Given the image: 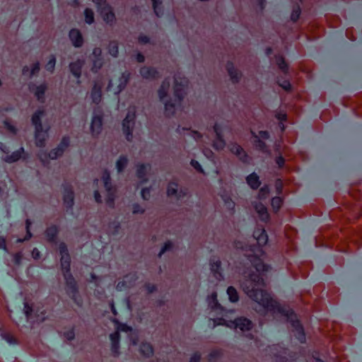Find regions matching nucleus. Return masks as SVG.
<instances>
[{"instance_id":"1","label":"nucleus","mask_w":362,"mask_h":362,"mask_svg":"<svg viewBox=\"0 0 362 362\" xmlns=\"http://www.w3.org/2000/svg\"><path fill=\"white\" fill-rule=\"evenodd\" d=\"M240 286L247 296L270 312H279V304L264 289L265 282L259 274L245 273Z\"/></svg>"},{"instance_id":"2","label":"nucleus","mask_w":362,"mask_h":362,"mask_svg":"<svg viewBox=\"0 0 362 362\" xmlns=\"http://www.w3.org/2000/svg\"><path fill=\"white\" fill-rule=\"evenodd\" d=\"M102 178L104 182V187L107 192V197L105 199L106 204L110 207L114 208L117 189L111 182L110 175L107 170H105L103 171Z\"/></svg>"},{"instance_id":"3","label":"nucleus","mask_w":362,"mask_h":362,"mask_svg":"<svg viewBox=\"0 0 362 362\" xmlns=\"http://www.w3.org/2000/svg\"><path fill=\"white\" fill-rule=\"evenodd\" d=\"M61 269L65 280L67 293L75 296L78 293V287L76 279L71 273V267L64 264V267L61 268Z\"/></svg>"},{"instance_id":"4","label":"nucleus","mask_w":362,"mask_h":362,"mask_svg":"<svg viewBox=\"0 0 362 362\" xmlns=\"http://www.w3.org/2000/svg\"><path fill=\"white\" fill-rule=\"evenodd\" d=\"M100 15L103 21L108 25L112 27L117 23V18L113 8L109 5L105 4L101 7L99 11Z\"/></svg>"},{"instance_id":"5","label":"nucleus","mask_w":362,"mask_h":362,"mask_svg":"<svg viewBox=\"0 0 362 362\" xmlns=\"http://www.w3.org/2000/svg\"><path fill=\"white\" fill-rule=\"evenodd\" d=\"M135 117L136 116L134 113L128 112L123 120V131L126 135V139L128 141H131L132 139V132L134 127Z\"/></svg>"},{"instance_id":"6","label":"nucleus","mask_w":362,"mask_h":362,"mask_svg":"<svg viewBox=\"0 0 362 362\" xmlns=\"http://www.w3.org/2000/svg\"><path fill=\"white\" fill-rule=\"evenodd\" d=\"M50 128L49 124H45V129L35 130V144L37 147H45Z\"/></svg>"},{"instance_id":"7","label":"nucleus","mask_w":362,"mask_h":362,"mask_svg":"<svg viewBox=\"0 0 362 362\" xmlns=\"http://www.w3.org/2000/svg\"><path fill=\"white\" fill-rule=\"evenodd\" d=\"M187 190L180 189L177 183L171 182L168 184L167 187V195L168 197H175L177 199H180L187 196Z\"/></svg>"},{"instance_id":"8","label":"nucleus","mask_w":362,"mask_h":362,"mask_svg":"<svg viewBox=\"0 0 362 362\" xmlns=\"http://www.w3.org/2000/svg\"><path fill=\"white\" fill-rule=\"evenodd\" d=\"M59 228L57 226L52 225L45 231V238L47 243L52 245H56L58 240Z\"/></svg>"},{"instance_id":"9","label":"nucleus","mask_w":362,"mask_h":362,"mask_svg":"<svg viewBox=\"0 0 362 362\" xmlns=\"http://www.w3.org/2000/svg\"><path fill=\"white\" fill-rule=\"evenodd\" d=\"M252 206L262 221L264 223L269 221L270 216L268 213L267 208L262 203L255 202L252 203Z\"/></svg>"},{"instance_id":"10","label":"nucleus","mask_w":362,"mask_h":362,"mask_svg":"<svg viewBox=\"0 0 362 362\" xmlns=\"http://www.w3.org/2000/svg\"><path fill=\"white\" fill-rule=\"evenodd\" d=\"M103 129V115L100 113L98 115H95L93 117L91 124H90V132L93 136H97L101 132Z\"/></svg>"},{"instance_id":"11","label":"nucleus","mask_w":362,"mask_h":362,"mask_svg":"<svg viewBox=\"0 0 362 362\" xmlns=\"http://www.w3.org/2000/svg\"><path fill=\"white\" fill-rule=\"evenodd\" d=\"M58 249L61 255L60 265L61 268L64 267V264H67L68 267H71V257L68 251L67 246L65 243L61 242L59 244Z\"/></svg>"},{"instance_id":"12","label":"nucleus","mask_w":362,"mask_h":362,"mask_svg":"<svg viewBox=\"0 0 362 362\" xmlns=\"http://www.w3.org/2000/svg\"><path fill=\"white\" fill-rule=\"evenodd\" d=\"M64 204L68 209L72 208L74 204V192L71 185L64 186V192L63 196Z\"/></svg>"},{"instance_id":"13","label":"nucleus","mask_w":362,"mask_h":362,"mask_svg":"<svg viewBox=\"0 0 362 362\" xmlns=\"http://www.w3.org/2000/svg\"><path fill=\"white\" fill-rule=\"evenodd\" d=\"M46 112L45 110H37L32 116L31 121L32 124L35 127V130L45 129L42 122V117L45 115Z\"/></svg>"},{"instance_id":"14","label":"nucleus","mask_w":362,"mask_h":362,"mask_svg":"<svg viewBox=\"0 0 362 362\" xmlns=\"http://www.w3.org/2000/svg\"><path fill=\"white\" fill-rule=\"evenodd\" d=\"M233 324L236 329H239L242 332L249 331L252 329L253 327L252 322L245 317H239L235 319Z\"/></svg>"},{"instance_id":"15","label":"nucleus","mask_w":362,"mask_h":362,"mask_svg":"<svg viewBox=\"0 0 362 362\" xmlns=\"http://www.w3.org/2000/svg\"><path fill=\"white\" fill-rule=\"evenodd\" d=\"M85 64L83 59H78L69 64V69L71 74L77 78H80L82 73V68Z\"/></svg>"},{"instance_id":"16","label":"nucleus","mask_w":362,"mask_h":362,"mask_svg":"<svg viewBox=\"0 0 362 362\" xmlns=\"http://www.w3.org/2000/svg\"><path fill=\"white\" fill-rule=\"evenodd\" d=\"M230 151L235 155L240 160L243 162L247 161V155L245 150L236 143H232L230 144Z\"/></svg>"},{"instance_id":"17","label":"nucleus","mask_w":362,"mask_h":362,"mask_svg":"<svg viewBox=\"0 0 362 362\" xmlns=\"http://www.w3.org/2000/svg\"><path fill=\"white\" fill-rule=\"evenodd\" d=\"M69 38L75 47H81L83 44V39L79 30L71 29L69 32Z\"/></svg>"},{"instance_id":"18","label":"nucleus","mask_w":362,"mask_h":362,"mask_svg":"<svg viewBox=\"0 0 362 362\" xmlns=\"http://www.w3.org/2000/svg\"><path fill=\"white\" fill-rule=\"evenodd\" d=\"M141 76L145 79H156L159 76L158 71L151 66H143L140 71Z\"/></svg>"},{"instance_id":"19","label":"nucleus","mask_w":362,"mask_h":362,"mask_svg":"<svg viewBox=\"0 0 362 362\" xmlns=\"http://www.w3.org/2000/svg\"><path fill=\"white\" fill-rule=\"evenodd\" d=\"M211 271L216 279L221 281L223 279L221 270V262L219 259L214 258L210 262Z\"/></svg>"},{"instance_id":"20","label":"nucleus","mask_w":362,"mask_h":362,"mask_svg":"<svg viewBox=\"0 0 362 362\" xmlns=\"http://www.w3.org/2000/svg\"><path fill=\"white\" fill-rule=\"evenodd\" d=\"M24 153H25L24 148L23 147H21L18 150L13 152L11 154H8V153L3 158V160L6 163H12L17 162L18 160H19L22 158V156L24 154Z\"/></svg>"},{"instance_id":"21","label":"nucleus","mask_w":362,"mask_h":362,"mask_svg":"<svg viewBox=\"0 0 362 362\" xmlns=\"http://www.w3.org/2000/svg\"><path fill=\"white\" fill-rule=\"evenodd\" d=\"M253 236L257 240V243L259 246H263L267 242V235L264 229L258 228L255 230Z\"/></svg>"},{"instance_id":"22","label":"nucleus","mask_w":362,"mask_h":362,"mask_svg":"<svg viewBox=\"0 0 362 362\" xmlns=\"http://www.w3.org/2000/svg\"><path fill=\"white\" fill-rule=\"evenodd\" d=\"M246 182L250 187L254 190L257 189L261 185L259 177L255 173H252L247 176Z\"/></svg>"},{"instance_id":"23","label":"nucleus","mask_w":362,"mask_h":362,"mask_svg":"<svg viewBox=\"0 0 362 362\" xmlns=\"http://www.w3.org/2000/svg\"><path fill=\"white\" fill-rule=\"evenodd\" d=\"M226 69L231 81L233 83H238L242 76L241 73L238 69L234 68L233 64L232 63H228Z\"/></svg>"},{"instance_id":"24","label":"nucleus","mask_w":362,"mask_h":362,"mask_svg":"<svg viewBox=\"0 0 362 362\" xmlns=\"http://www.w3.org/2000/svg\"><path fill=\"white\" fill-rule=\"evenodd\" d=\"M91 98L95 104H99L102 100V87L95 83L91 90Z\"/></svg>"},{"instance_id":"25","label":"nucleus","mask_w":362,"mask_h":362,"mask_svg":"<svg viewBox=\"0 0 362 362\" xmlns=\"http://www.w3.org/2000/svg\"><path fill=\"white\" fill-rule=\"evenodd\" d=\"M250 262L257 272H265L268 270L269 267L264 264L259 258L253 256H250Z\"/></svg>"},{"instance_id":"26","label":"nucleus","mask_w":362,"mask_h":362,"mask_svg":"<svg viewBox=\"0 0 362 362\" xmlns=\"http://www.w3.org/2000/svg\"><path fill=\"white\" fill-rule=\"evenodd\" d=\"M47 89V86L45 83L40 84L35 87L34 95L41 103L45 102V93Z\"/></svg>"},{"instance_id":"27","label":"nucleus","mask_w":362,"mask_h":362,"mask_svg":"<svg viewBox=\"0 0 362 362\" xmlns=\"http://www.w3.org/2000/svg\"><path fill=\"white\" fill-rule=\"evenodd\" d=\"M64 153L58 146H57L56 148L52 149L47 154L44 153L43 156L44 158L46 160L47 158L55 160L57 159L58 158L62 157L64 155Z\"/></svg>"},{"instance_id":"28","label":"nucleus","mask_w":362,"mask_h":362,"mask_svg":"<svg viewBox=\"0 0 362 362\" xmlns=\"http://www.w3.org/2000/svg\"><path fill=\"white\" fill-rule=\"evenodd\" d=\"M176 107L175 104L173 103L171 100L168 101L165 104V110L164 114L165 117H170L173 116L175 113Z\"/></svg>"},{"instance_id":"29","label":"nucleus","mask_w":362,"mask_h":362,"mask_svg":"<svg viewBox=\"0 0 362 362\" xmlns=\"http://www.w3.org/2000/svg\"><path fill=\"white\" fill-rule=\"evenodd\" d=\"M284 199L280 197H274L271 200V206L274 213H277L281 208Z\"/></svg>"},{"instance_id":"30","label":"nucleus","mask_w":362,"mask_h":362,"mask_svg":"<svg viewBox=\"0 0 362 362\" xmlns=\"http://www.w3.org/2000/svg\"><path fill=\"white\" fill-rule=\"evenodd\" d=\"M136 175L139 180H141V182H144L147 181L146 175V167L144 164H140L137 165Z\"/></svg>"},{"instance_id":"31","label":"nucleus","mask_w":362,"mask_h":362,"mask_svg":"<svg viewBox=\"0 0 362 362\" xmlns=\"http://www.w3.org/2000/svg\"><path fill=\"white\" fill-rule=\"evenodd\" d=\"M169 88H170V83L168 81H164L162 83V84L158 91V96L160 100H163L164 98H165L167 96Z\"/></svg>"},{"instance_id":"32","label":"nucleus","mask_w":362,"mask_h":362,"mask_svg":"<svg viewBox=\"0 0 362 362\" xmlns=\"http://www.w3.org/2000/svg\"><path fill=\"white\" fill-rule=\"evenodd\" d=\"M108 52L113 57H117L119 54V46L116 41H111L108 44Z\"/></svg>"},{"instance_id":"33","label":"nucleus","mask_w":362,"mask_h":362,"mask_svg":"<svg viewBox=\"0 0 362 362\" xmlns=\"http://www.w3.org/2000/svg\"><path fill=\"white\" fill-rule=\"evenodd\" d=\"M141 352L147 357L152 356L153 354V349L152 346L148 343H142L140 346Z\"/></svg>"},{"instance_id":"34","label":"nucleus","mask_w":362,"mask_h":362,"mask_svg":"<svg viewBox=\"0 0 362 362\" xmlns=\"http://www.w3.org/2000/svg\"><path fill=\"white\" fill-rule=\"evenodd\" d=\"M71 145V139L69 136H64L62 138L60 143L58 144V147L64 153Z\"/></svg>"},{"instance_id":"35","label":"nucleus","mask_w":362,"mask_h":362,"mask_svg":"<svg viewBox=\"0 0 362 362\" xmlns=\"http://www.w3.org/2000/svg\"><path fill=\"white\" fill-rule=\"evenodd\" d=\"M276 62L279 66V68L284 72V73H287L288 72V65L285 62V59L284 58L281 56V55H279V56H276Z\"/></svg>"},{"instance_id":"36","label":"nucleus","mask_w":362,"mask_h":362,"mask_svg":"<svg viewBox=\"0 0 362 362\" xmlns=\"http://www.w3.org/2000/svg\"><path fill=\"white\" fill-rule=\"evenodd\" d=\"M227 293L231 302H237L239 299V296L237 290L233 286H229L227 289Z\"/></svg>"},{"instance_id":"37","label":"nucleus","mask_w":362,"mask_h":362,"mask_svg":"<svg viewBox=\"0 0 362 362\" xmlns=\"http://www.w3.org/2000/svg\"><path fill=\"white\" fill-rule=\"evenodd\" d=\"M128 164V159L126 156H120L118 160L117 161L116 166L119 173L123 171V170L126 168Z\"/></svg>"},{"instance_id":"38","label":"nucleus","mask_w":362,"mask_h":362,"mask_svg":"<svg viewBox=\"0 0 362 362\" xmlns=\"http://www.w3.org/2000/svg\"><path fill=\"white\" fill-rule=\"evenodd\" d=\"M93 65L91 67V71L93 72L97 73L100 69H102L103 66V58H96L92 59Z\"/></svg>"},{"instance_id":"39","label":"nucleus","mask_w":362,"mask_h":362,"mask_svg":"<svg viewBox=\"0 0 362 362\" xmlns=\"http://www.w3.org/2000/svg\"><path fill=\"white\" fill-rule=\"evenodd\" d=\"M269 193L270 190L269 186L265 185L259 189L257 194V199H264L268 197Z\"/></svg>"},{"instance_id":"40","label":"nucleus","mask_w":362,"mask_h":362,"mask_svg":"<svg viewBox=\"0 0 362 362\" xmlns=\"http://www.w3.org/2000/svg\"><path fill=\"white\" fill-rule=\"evenodd\" d=\"M56 64V57L54 55H50L48 62L45 64V68L47 71L50 73H53L54 71Z\"/></svg>"},{"instance_id":"41","label":"nucleus","mask_w":362,"mask_h":362,"mask_svg":"<svg viewBox=\"0 0 362 362\" xmlns=\"http://www.w3.org/2000/svg\"><path fill=\"white\" fill-rule=\"evenodd\" d=\"M84 14H85V21L88 24H91L94 22V12L92 9L90 8H86L85 11H84Z\"/></svg>"},{"instance_id":"42","label":"nucleus","mask_w":362,"mask_h":362,"mask_svg":"<svg viewBox=\"0 0 362 362\" xmlns=\"http://www.w3.org/2000/svg\"><path fill=\"white\" fill-rule=\"evenodd\" d=\"M2 337L7 341L9 344H18V341L16 337L11 333L6 332L1 334Z\"/></svg>"},{"instance_id":"43","label":"nucleus","mask_w":362,"mask_h":362,"mask_svg":"<svg viewBox=\"0 0 362 362\" xmlns=\"http://www.w3.org/2000/svg\"><path fill=\"white\" fill-rule=\"evenodd\" d=\"M113 322H115L117 325L116 332H118L119 333V332H127L131 331V329H132L127 325L119 322V321L117 320H115V319L113 320Z\"/></svg>"},{"instance_id":"44","label":"nucleus","mask_w":362,"mask_h":362,"mask_svg":"<svg viewBox=\"0 0 362 362\" xmlns=\"http://www.w3.org/2000/svg\"><path fill=\"white\" fill-rule=\"evenodd\" d=\"M300 13L301 11L299 6L294 7L291 15V21L293 22H296L300 18Z\"/></svg>"},{"instance_id":"45","label":"nucleus","mask_w":362,"mask_h":362,"mask_svg":"<svg viewBox=\"0 0 362 362\" xmlns=\"http://www.w3.org/2000/svg\"><path fill=\"white\" fill-rule=\"evenodd\" d=\"M13 261L14 262L16 265H20L21 264L22 259L23 257V254L22 252H18L13 254Z\"/></svg>"},{"instance_id":"46","label":"nucleus","mask_w":362,"mask_h":362,"mask_svg":"<svg viewBox=\"0 0 362 362\" xmlns=\"http://www.w3.org/2000/svg\"><path fill=\"white\" fill-rule=\"evenodd\" d=\"M40 69V64L39 62H37L32 64L31 66V70H30V77H32L33 76L38 74Z\"/></svg>"},{"instance_id":"47","label":"nucleus","mask_w":362,"mask_h":362,"mask_svg":"<svg viewBox=\"0 0 362 362\" xmlns=\"http://www.w3.org/2000/svg\"><path fill=\"white\" fill-rule=\"evenodd\" d=\"M23 311L26 317H29L33 311L32 305H30L28 302H25Z\"/></svg>"},{"instance_id":"48","label":"nucleus","mask_w":362,"mask_h":362,"mask_svg":"<svg viewBox=\"0 0 362 362\" xmlns=\"http://www.w3.org/2000/svg\"><path fill=\"white\" fill-rule=\"evenodd\" d=\"M25 223H26V228H27V234H26V235H25L24 239H18L17 240L18 242L21 243V242H23L25 240H28L31 237V233L29 231V228H30V226L31 224V222L30 221L29 219H27Z\"/></svg>"},{"instance_id":"49","label":"nucleus","mask_w":362,"mask_h":362,"mask_svg":"<svg viewBox=\"0 0 362 362\" xmlns=\"http://www.w3.org/2000/svg\"><path fill=\"white\" fill-rule=\"evenodd\" d=\"M102 49L100 47H95L92 52V59L103 58L102 57Z\"/></svg>"},{"instance_id":"50","label":"nucleus","mask_w":362,"mask_h":362,"mask_svg":"<svg viewBox=\"0 0 362 362\" xmlns=\"http://www.w3.org/2000/svg\"><path fill=\"white\" fill-rule=\"evenodd\" d=\"M218 141L214 143V146L217 149H223L225 146V141L221 136L217 138Z\"/></svg>"},{"instance_id":"51","label":"nucleus","mask_w":362,"mask_h":362,"mask_svg":"<svg viewBox=\"0 0 362 362\" xmlns=\"http://www.w3.org/2000/svg\"><path fill=\"white\" fill-rule=\"evenodd\" d=\"M112 343H119L120 339V334L118 332H115L110 335Z\"/></svg>"},{"instance_id":"52","label":"nucleus","mask_w":362,"mask_h":362,"mask_svg":"<svg viewBox=\"0 0 362 362\" xmlns=\"http://www.w3.org/2000/svg\"><path fill=\"white\" fill-rule=\"evenodd\" d=\"M173 247V243L170 241H168L165 243L163 247L161 249L158 256L160 257L165 252L170 250Z\"/></svg>"},{"instance_id":"53","label":"nucleus","mask_w":362,"mask_h":362,"mask_svg":"<svg viewBox=\"0 0 362 362\" xmlns=\"http://www.w3.org/2000/svg\"><path fill=\"white\" fill-rule=\"evenodd\" d=\"M145 209H143L139 204H136L133 206V214H144Z\"/></svg>"},{"instance_id":"54","label":"nucleus","mask_w":362,"mask_h":362,"mask_svg":"<svg viewBox=\"0 0 362 362\" xmlns=\"http://www.w3.org/2000/svg\"><path fill=\"white\" fill-rule=\"evenodd\" d=\"M220 356L218 351H213L208 356V361L209 362L214 361L217 357Z\"/></svg>"},{"instance_id":"55","label":"nucleus","mask_w":362,"mask_h":362,"mask_svg":"<svg viewBox=\"0 0 362 362\" xmlns=\"http://www.w3.org/2000/svg\"><path fill=\"white\" fill-rule=\"evenodd\" d=\"M275 117L280 121H286L287 119L286 114L281 111L276 112Z\"/></svg>"},{"instance_id":"56","label":"nucleus","mask_w":362,"mask_h":362,"mask_svg":"<svg viewBox=\"0 0 362 362\" xmlns=\"http://www.w3.org/2000/svg\"><path fill=\"white\" fill-rule=\"evenodd\" d=\"M141 196L144 199L148 200L151 196L150 189H148V188L143 189L141 191Z\"/></svg>"},{"instance_id":"57","label":"nucleus","mask_w":362,"mask_h":362,"mask_svg":"<svg viewBox=\"0 0 362 362\" xmlns=\"http://www.w3.org/2000/svg\"><path fill=\"white\" fill-rule=\"evenodd\" d=\"M191 165L199 172L203 173V169L201 166V165L199 163L198 161L195 160H192Z\"/></svg>"},{"instance_id":"58","label":"nucleus","mask_w":362,"mask_h":362,"mask_svg":"<svg viewBox=\"0 0 362 362\" xmlns=\"http://www.w3.org/2000/svg\"><path fill=\"white\" fill-rule=\"evenodd\" d=\"M119 343H112V351L115 356H117L119 355Z\"/></svg>"},{"instance_id":"59","label":"nucleus","mask_w":362,"mask_h":362,"mask_svg":"<svg viewBox=\"0 0 362 362\" xmlns=\"http://www.w3.org/2000/svg\"><path fill=\"white\" fill-rule=\"evenodd\" d=\"M4 124H5V127L11 132L13 133V134H16V128L13 125L11 124V123H9L8 122H4Z\"/></svg>"},{"instance_id":"60","label":"nucleus","mask_w":362,"mask_h":362,"mask_svg":"<svg viewBox=\"0 0 362 362\" xmlns=\"http://www.w3.org/2000/svg\"><path fill=\"white\" fill-rule=\"evenodd\" d=\"M200 360H201V354L198 352H196L190 358L189 362H199Z\"/></svg>"},{"instance_id":"61","label":"nucleus","mask_w":362,"mask_h":362,"mask_svg":"<svg viewBox=\"0 0 362 362\" xmlns=\"http://www.w3.org/2000/svg\"><path fill=\"white\" fill-rule=\"evenodd\" d=\"M256 146L262 151H264L267 148L266 144L259 139L256 141Z\"/></svg>"},{"instance_id":"62","label":"nucleus","mask_w":362,"mask_h":362,"mask_svg":"<svg viewBox=\"0 0 362 362\" xmlns=\"http://www.w3.org/2000/svg\"><path fill=\"white\" fill-rule=\"evenodd\" d=\"M0 249H3L6 252H8L7 246H6V240L4 237L0 238Z\"/></svg>"},{"instance_id":"63","label":"nucleus","mask_w":362,"mask_h":362,"mask_svg":"<svg viewBox=\"0 0 362 362\" xmlns=\"http://www.w3.org/2000/svg\"><path fill=\"white\" fill-rule=\"evenodd\" d=\"M279 85L286 90H288L291 88V83L288 81H284L282 83L279 82Z\"/></svg>"},{"instance_id":"64","label":"nucleus","mask_w":362,"mask_h":362,"mask_svg":"<svg viewBox=\"0 0 362 362\" xmlns=\"http://www.w3.org/2000/svg\"><path fill=\"white\" fill-rule=\"evenodd\" d=\"M138 40L141 44H146L149 42V38L146 35H140Z\"/></svg>"}]
</instances>
